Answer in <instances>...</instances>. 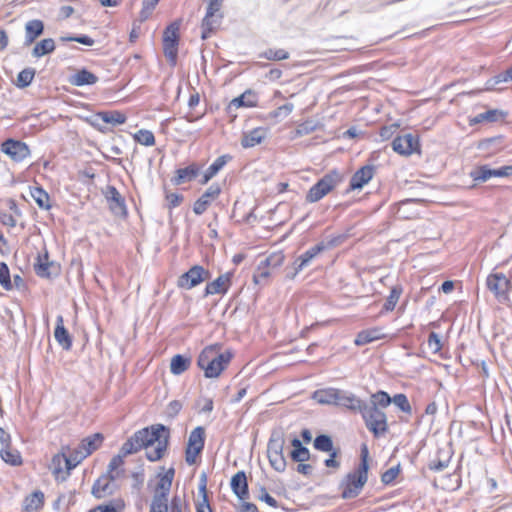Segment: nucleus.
Masks as SVG:
<instances>
[{"label":"nucleus","mask_w":512,"mask_h":512,"mask_svg":"<svg viewBox=\"0 0 512 512\" xmlns=\"http://www.w3.org/2000/svg\"><path fill=\"white\" fill-rule=\"evenodd\" d=\"M169 437V429L164 425L157 424L143 428L135 432L122 445L119 454L126 457L145 448L147 459L152 462L158 461L167 450Z\"/></svg>","instance_id":"f257e3e1"},{"label":"nucleus","mask_w":512,"mask_h":512,"mask_svg":"<svg viewBox=\"0 0 512 512\" xmlns=\"http://www.w3.org/2000/svg\"><path fill=\"white\" fill-rule=\"evenodd\" d=\"M232 354L229 351L220 352L218 345H211L202 350L197 364L204 371L207 378L218 377L231 361Z\"/></svg>","instance_id":"f03ea898"},{"label":"nucleus","mask_w":512,"mask_h":512,"mask_svg":"<svg viewBox=\"0 0 512 512\" xmlns=\"http://www.w3.org/2000/svg\"><path fill=\"white\" fill-rule=\"evenodd\" d=\"M360 413L365 421L366 427L375 437H379L387 432L388 425L386 414L381 409L375 407V405H368L366 403Z\"/></svg>","instance_id":"7ed1b4c3"},{"label":"nucleus","mask_w":512,"mask_h":512,"mask_svg":"<svg viewBox=\"0 0 512 512\" xmlns=\"http://www.w3.org/2000/svg\"><path fill=\"white\" fill-rule=\"evenodd\" d=\"M342 180L337 171H331L314 184L306 195V201L315 203L332 191Z\"/></svg>","instance_id":"20e7f679"},{"label":"nucleus","mask_w":512,"mask_h":512,"mask_svg":"<svg viewBox=\"0 0 512 512\" xmlns=\"http://www.w3.org/2000/svg\"><path fill=\"white\" fill-rule=\"evenodd\" d=\"M368 479V471L357 467L353 472L346 475L341 483L342 498L351 499L357 497Z\"/></svg>","instance_id":"39448f33"},{"label":"nucleus","mask_w":512,"mask_h":512,"mask_svg":"<svg viewBox=\"0 0 512 512\" xmlns=\"http://www.w3.org/2000/svg\"><path fill=\"white\" fill-rule=\"evenodd\" d=\"M222 4L216 2H208L205 17L202 20V33L203 40L210 37L211 33L216 31L221 25L223 13L221 12Z\"/></svg>","instance_id":"423d86ee"},{"label":"nucleus","mask_w":512,"mask_h":512,"mask_svg":"<svg viewBox=\"0 0 512 512\" xmlns=\"http://www.w3.org/2000/svg\"><path fill=\"white\" fill-rule=\"evenodd\" d=\"M205 445V429L201 426L194 428L189 435L185 450V461L189 465L196 462L197 456L202 452Z\"/></svg>","instance_id":"0eeeda50"},{"label":"nucleus","mask_w":512,"mask_h":512,"mask_svg":"<svg viewBox=\"0 0 512 512\" xmlns=\"http://www.w3.org/2000/svg\"><path fill=\"white\" fill-rule=\"evenodd\" d=\"M211 274L203 266L194 265L187 272L183 273L177 280V286L181 289L190 290L202 282L209 280Z\"/></svg>","instance_id":"6e6552de"},{"label":"nucleus","mask_w":512,"mask_h":512,"mask_svg":"<svg viewBox=\"0 0 512 512\" xmlns=\"http://www.w3.org/2000/svg\"><path fill=\"white\" fill-rule=\"evenodd\" d=\"M179 24L174 22L170 24L163 34V51L169 63L174 66L177 61Z\"/></svg>","instance_id":"1a4fd4ad"},{"label":"nucleus","mask_w":512,"mask_h":512,"mask_svg":"<svg viewBox=\"0 0 512 512\" xmlns=\"http://www.w3.org/2000/svg\"><path fill=\"white\" fill-rule=\"evenodd\" d=\"M392 148L400 155L409 156L414 152H419V139L417 135L407 133L396 137L392 141Z\"/></svg>","instance_id":"9d476101"},{"label":"nucleus","mask_w":512,"mask_h":512,"mask_svg":"<svg viewBox=\"0 0 512 512\" xmlns=\"http://www.w3.org/2000/svg\"><path fill=\"white\" fill-rule=\"evenodd\" d=\"M1 151L15 162L23 161L29 157L31 153L26 143L14 139L4 141L1 145Z\"/></svg>","instance_id":"9b49d317"},{"label":"nucleus","mask_w":512,"mask_h":512,"mask_svg":"<svg viewBox=\"0 0 512 512\" xmlns=\"http://www.w3.org/2000/svg\"><path fill=\"white\" fill-rule=\"evenodd\" d=\"M486 284L498 299L507 298L508 291L511 288V281L503 273L490 274L487 277Z\"/></svg>","instance_id":"f8f14e48"},{"label":"nucleus","mask_w":512,"mask_h":512,"mask_svg":"<svg viewBox=\"0 0 512 512\" xmlns=\"http://www.w3.org/2000/svg\"><path fill=\"white\" fill-rule=\"evenodd\" d=\"M510 175H512V166H503L499 169H491L487 165H482L470 173V176L476 182H485L491 177H507Z\"/></svg>","instance_id":"ddd939ff"},{"label":"nucleus","mask_w":512,"mask_h":512,"mask_svg":"<svg viewBox=\"0 0 512 512\" xmlns=\"http://www.w3.org/2000/svg\"><path fill=\"white\" fill-rule=\"evenodd\" d=\"M185 501L182 497L175 495L168 506V499L154 497L149 512H182Z\"/></svg>","instance_id":"4468645a"},{"label":"nucleus","mask_w":512,"mask_h":512,"mask_svg":"<svg viewBox=\"0 0 512 512\" xmlns=\"http://www.w3.org/2000/svg\"><path fill=\"white\" fill-rule=\"evenodd\" d=\"M326 249L327 245L321 242L309 248L306 252L300 255L294 262V273L290 276V278H294L296 274L302 271L305 267L309 266L311 261Z\"/></svg>","instance_id":"2eb2a0df"},{"label":"nucleus","mask_w":512,"mask_h":512,"mask_svg":"<svg viewBox=\"0 0 512 512\" xmlns=\"http://www.w3.org/2000/svg\"><path fill=\"white\" fill-rule=\"evenodd\" d=\"M221 193V188L218 184H212L195 202L193 205V212L196 215H202L209 205Z\"/></svg>","instance_id":"dca6fc26"},{"label":"nucleus","mask_w":512,"mask_h":512,"mask_svg":"<svg viewBox=\"0 0 512 512\" xmlns=\"http://www.w3.org/2000/svg\"><path fill=\"white\" fill-rule=\"evenodd\" d=\"M110 210L115 214H126L125 200L114 186H107L104 191Z\"/></svg>","instance_id":"f3484780"},{"label":"nucleus","mask_w":512,"mask_h":512,"mask_svg":"<svg viewBox=\"0 0 512 512\" xmlns=\"http://www.w3.org/2000/svg\"><path fill=\"white\" fill-rule=\"evenodd\" d=\"M374 170L375 167L373 165H365L361 167L352 175L349 188L351 190L361 189L373 178Z\"/></svg>","instance_id":"a211bd4d"},{"label":"nucleus","mask_w":512,"mask_h":512,"mask_svg":"<svg viewBox=\"0 0 512 512\" xmlns=\"http://www.w3.org/2000/svg\"><path fill=\"white\" fill-rule=\"evenodd\" d=\"M114 480L115 478L107 474L100 476L93 484L92 494L98 499L111 495L114 491Z\"/></svg>","instance_id":"6ab92c4d"},{"label":"nucleus","mask_w":512,"mask_h":512,"mask_svg":"<svg viewBox=\"0 0 512 512\" xmlns=\"http://www.w3.org/2000/svg\"><path fill=\"white\" fill-rule=\"evenodd\" d=\"M365 404L366 402L359 399L353 393L339 389V395L337 399L338 406H343L353 412H361Z\"/></svg>","instance_id":"aec40b11"},{"label":"nucleus","mask_w":512,"mask_h":512,"mask_svg":"<svg viewBox=\"0 0 512 512\" xmlns=\"http://www.w3.org/2000/svg\"><path fill=\"white\" fill-rule=\"evenodd\" d=\"M231 285V276L229 273L222 274L214 281L206 285L204 296L225 294Z\"/></svg>","instance_id":"412c9836"},{"label":"nucleus","mask_w":512,"mask_h":512,"mask_svg":"<svg viewBox=\"0 0 512 512\" xmlns=\"http://www.w3.org/2000/svg\"><path fill=\"white\" fill-rule=\"evenodd\" d=\"M231 489L240 500L249 498L248 482L244 471H238L231 479Z\"/></svg>","instance_id":"4be33fe9"},{"label":"nucleus","mask_w":512,"mask_h":512,"mask_svg":"<svg viewBox=\"0 0 512 512\" xmlns=\"http://www.w3.org/2000/svg\"><path fill=\"white\" fill-rule=\"evenodd\" d=\"M54 338L64 350L71 349L72 338L68 330L64 327V320L62 315L57 316Z\"/></svg>","instance_id":"5701e85b"},{"label":"nucleus","mask_w":512,"mask_h":512,"mask_svg":"<svg viewBox=\"0 0 512 512\" xmlns=\"http://www.w3.org/2000/svg\"><path fill=\"white\" fill-rule=\"evenodd\" d=\"M267 131L263 127H257L251 131L243 133L241 145L244 148H251L260 144L266 137Z\"/></svg>","instance_id":"b1692460"},{"label":"nucleus","mask_w":512,"mask_h":512,"mask_svg":"<svg viewBox=\"0 0 512 512\" xmlns=\"http://www.w3.org/2000/svg\"><path fill=\"white\" fill-rule=\"evenodd\" d=\"M200 168L197 164L193 163L185 168H179L176 170L175 176L172 182L175 185H181L186 182L192 181L199 174Z\"/></svg>","instance_id":"393cba45"},{"label":"nucleus","mask_w":512,"mask_h":512,"mask_svg":"<svg viewBox=\"0 0 512 512\" xmlns=\"http://www.w3.org/2000/svg\"><path fill=\"white\" fill-rule=\"evenodd\" d=\"M44 493L36 490L27 495L23 500V510L25 512H38L44 506Z\"/></svg>","instance_id":"a878e982"},{"label":"nucleus","mask_w":512,"mask_h":512,"mask_svg":"<svg viewBox=\"0 0 512 512\" xmlns=\"http://www.w3.org/2000/svg\"><path fill=\"white\" fill-rule=\"evenodd\" d=\"M44 23L39 19H33L25 25V45H31L43 33Z\"/></svg>","instance_id":"bb28decb"},{"label":"nucleus","mask_w":512,"mask_h":512,"mask_svg":"<svg viewBox=\"0 0 512 512\" xmlns=\"http://www.w3.org/2000/svg\"><path fill=\"white\" fill-rule=\"evenodd\" d=\"M384 334L381 328L375 327L360 331L354 340L356 346H363L373 341L382 339Z\"/></svg>","instance_id":"cd10ccee"},{"label":"nucleus","mask_w":512,"mask_h":512,"mask_svg":"<svg viewBox=\"0 0 512 512\" xmlns=\"http://www.w3.org/2000/svg\"><path fill=\"white\" fill-rule=\"evenodd\" d=\"M97 81L98 77L94 73L88 71L87 69L78 70L69 79L70 84L78 87L84 85H93Z\"/></svg>","instance_id":"c85d7f7f"},{"label":"nucleus","mask_w":512,"mask_h":512,"mask_svg":"<svg viewBox=\"0 0 512 512\" xmlns=\"http://www.w3.org/2000/svg\"><path fill=\"white\" fill-rule=\"evenodd\" d=\"M339 389L326 388L314 392L313 399L320 404L337 405Z\"/></svg>","instance_id":"c756f323"},{"label":"nucleus","mask_w":512,"mask_h":512,"mask_svg":"<svg viewBox=\"0 0 512 512\" xmlns=\"http://www.w3.org/2000/svg\"><path fill=\"white\" fill-rule=\"evenodd\" d=\"M231 159L229 155L218 157L204 172L201 184H207Z\"/></svg>","instance_id":"7c9ffc66"},{"label":"nucleus","mask_w":512,"mask_h":512,"mask_svg":"<svg viewBox=\"0 0 512 512\" xmlns=\"http://www.w3.org/2000/svg\"><path fill=\"white\" fill-rule=\"evenodd\" d=\"M103 440L104 437L101 433H95L84 438L78 446L89 456L101 446Z\"/></svg>","instance_id":"2f4dec72"},{"label":"nucleus","mask_w":512,"mask_h":512,"mask_svg":"<svg viewBox=\"0 0 512 512\" xmlns=\"http://www.w3.org/2000/svg\"><path fill=\"white\" fill-rule=\"evenodd\" d=\"M284 444V434L281 431H273L267 445V455L283 454Z\"/></svg>","instance_id":"473e14b6"},{"label":"nucleus","mask_w":512,"mask_h":512,"mask_svg":"<svg viewBox=\"0 0 512 512\" xmlns=\"http://www.w3.org/2000/svg\"><path fill=\"white\" fill-rule=\"evenodd\" d=\"M0 457L5 463L11 466H19L22 464V457L20 452L13 448L11 443L7 448L0 450Z\"/></svg>","instance_id":"72a5a7b5"},{"label":"nucleus","mask_w":512,"mask_h":512,"mask_svg":"<svg viewBox=\"0 0 512 512\" xmlns=\"http://www.w3.org/2000/svg\"><path fill=\"white\" fill-rule=\"evenodd\" d=\"M30 195L39 208L49 210L51 208L50 196L42 187L30 188Z\"/></svg>","instance_id":"f704fd0d"},{"label":"nucleus","mask_w":512,"mask_h":512,"mask_svg":"<svg viewBox=\"0 0 512 512\" xmlns=\"http://www.w3.org/2000/svg\"><path fill=\"white\" fill-rule=\"evenodd\" d=\"M190 363V358L177 354L171 359L170 371L174 375H180L189 368Z\"/></svg>","instance_id":"c9c22d12"},{"label":"nucleus","mask_w":512,"mask_h":512,"mask_svg":"<svg viewBox=\"0 0 512 512\" xmlns=\"http://www.w3.org/2000/svg\"><path fill=\"white\" fill-rule=\"evenodd\" d=\"M55 50V42L52 38H46L38 42L33 50L32 55L40 58L46 54L52 53Z\"/></svg>","instance_id":"e433bc0d"},{"label":"nucleus","mask_w":512,"mask_h":512,"mask_svg":"<svg viewBox=\"0 0 512 512\" xmlns=\"http://www.w3.org/2000/svg\"><path fill=\"white\" fill-rule=\"evenodd\" d=\"M97 117L101 119L103 122L112 125H120L126 122V116L119 111L99 112L97 114Z\"/></svg>","instance_id":"4c0bfd02"},{"label":"nucleus","mask_w":512,"mask_h":512,"mask_svg":"<svg viewBox=\"0 0 512 512\" xmlns=\"http://www.w3.org/2000/svg\"><path fill=\"white\" fill-rule=\"evenodd\" d=\"M318 124L313 120H306L300 123L291 134V139L309 135L317 130Z\"/></svg>","instance_id":"58836bf2"},{"label":"nucleus","mask_w":512,"mask_h":512,"mask_svg":"<svg viewBox=\"0 0 512 512\" xmlns=\"http://www.w3.org/2000/svg\"><path fill=\"white\" fill-rule=\"evenodd\" d=\"M52 263L48 260V253L45 252L43 256H38V261L34 265L35 272L40 277H50L51 273L49 271V268L51 267Z\"/></svg>","instance_id":"ea45409f"},{"label":"nucleus","mask_w":512,"mask_h":512,"mask_svg":"<svg viewBox=\"0 0 512 512\" xmlns=\"http://www.w3.org/2000/svg\"><path fill=\"white\" fill-rule=\"evenodd\" d=\"M271 269L264 262H260L253 275V280L256 284H265L271 276Z\"/></svg>","instance_id":"a19ab883"},{"label":"nucleus","mask_w":512,"mask_h":512,"mask_svg":"<svg viewBox=\"0 0 512 512\" xmlns=\"http://www.w3.org/2000/svg\"><path fill=\"white\" fill-rule=\"evenodd\" d=\"M123 458H124L123 455L118 454L111 459V461L108 465L107 475H109V476H111V478H115V479H117L121 475V473L123 471L120 470V468L124 464Z\"/></svg>","instance_id":"79ce46f5"},{"label":"nucleus","mask_w":512,"mask_h":512,"mask_svg":"<svg viewBox=\"0 0 512 512\" xmlns=\"http://www.w3.org/2000/svg\"><path fill=\"white\" fill-rule=\"evenodd\" d=\"M314 448L322 452H332L333 442L328 435H319L314 440Z\"/></svg>","instance_id":"37998d69"},{"label":"nucleus","mask_w":512,"mask_h":512,"mask_svg":"<svg viewBox=\"0 0 512 512\" xmlns=\"http://www.w3.org/2000/svg\"><path fill=\"white\" fill-rule=\"evenodd\" d=\"M401 294H402V288L400 286H398V285L394 286L391 289L390 294H389V296L386 299V302H385L384 307H383L384 310L385 311H392L395 308V306H396V304H397Z\"/></svg>","instance_id":"c03bdc74"},{"label":"nucleus","mask_w":512,"mask_h":512,"mask_svg":"<svg viewBox=\"0 0 512 512\" xmlns=\"http://www.w3.org/2000/svg\"><path fill=\"white\" fill-rule=\"evenodd\" d=\"M136 142L144 146H153L155 144V136L150 130L141 129L134 134Z\"/></svg>","instance_id":"a18cd8bd"},{"label":"nucleus","mask_w":512,"mask_h":512,"mask_svg":"<svg viewBox=\"0 0 512 512\" xmlns=\"http://www.w3.org/2000/svg\"><path fill=\"white\" fill-rule=\"evenodd\" d=\"M35 76L34 68H26L23 69L17 77V86L20 88H25L31 84Z\"/></svg>","instance_id":"49530a36"},{"label":"nucleus","mask_w":512,"mask_h":512,"mask_svg":"<svg viewBox=\"0 0 512 512\" xmlns=\"http://www.w3.org/2000/svg\"><path fill=\"white\" fill-rule=\"evenodd\" d=\"M371 403L369 405H375V407L385 408L392 402V398L388 393L384 391H378L371 396Z\"/></svg>","instance_id":"de8ad7c7"},{"label":"nucleus","mask_w":512,"mask_h":512,"mask_svg":"<svg viewBox=\"0 0 512 512\" xmlns=\"http://www.w3.org/2000/svg\"><path fill=\"white\" fill-rule=\"evenodd\" d=\"M260 57L267 60L280 61L289 58V53L284 49H267Z\"/></svg>","instance_id":"09e8293b"},{"label":"nucleus","mask_w":512,"mask_h":512,"mask_svg":"<svg viewBox=\"0 0 512 512\" xmlns=\"http://www.w3.org/2000/svg\"><path fill=\"white\" fill-rule=\"evenodd\" d=\"M53 463H64L66 477L70 474V471L78 465L74 464L72 458L69 455H65L64 453L54 455Z\"/></svg>","instance_id":"8fccbe9b"},{"label":"nucleus","mask_w":512,"mask_h":512,"mask_svg":"<svg viewBox=\"0 0 512 512\" xmlns=\"http://www.w3.org/2000/svg\"><path fill=\"white\" fill-rule=\"evenodd\" d=\"M270 465L277 472H284L286 469V459L283 454H270L268 455Z\"/></svg>","instance_id":"3c124183"},{"label":"nucleus","mask_w":512,"mask_h":512,"mask_svg":"<svg viewBox=\"0 0 512 512\" xmlns=\"http://www.w3.org/2000/svg\"><path fill=\"white\" fill-rule=\"evenodd\" d=\"M172 484L168 481V479H159L154 497L168 499V495L170 492Z\"/></svg>","instance_id":"603ef678"},{"label":"nucleus","mask_w":512,"mask_h":512,"mask_svg":"<svg viewBox=\"0 0 512 512\" xmlns=\"http://www.w3.org/2000/svg\"><path fill=\"white\" fill-rule=\"evenodd\" d=\"M285 256L282 252H274L266 257L262 262L272 269L280 267L284 262Z\"/></svg>","instance_id":"864d4df0"},{"label":"nucleus","mask_w":512,"mask_h":512,"mask_svg":"<svg viewBox=\"0 0 512 512\" xmlns=\"http://www.w3.org/2000/svg\"><path fill=\"white\" fill-rule=\"evenodd\" d=\"M392 402L403 412L410 414L412 411L411 405L405 394H396L392 398Z\"/></svg>","instance_id":"5fc2aeb1"},{"label":"nucleus","mask_w":512,"mask_h":512,"mask_svg":"<svg viewBox=\"0 0 512 512\" xmlns=\"http://www.w3.org/2000/svg\"><path fill=\"white\" fill-rule=\"evenodd\" d=\"M0 284L6 290L12 289L9 268L6 263H0Z\"/></svg>","instance_id":"6e6d98bb"},{"label":"nucleus","mask_w":512,"mask_h":512,"mask_svg":"<svg viewBox=\"0 0 512 512\" xmlns=\"http://www.w3.org/2000/svg\"><path fill=\"white\" fill-rule=\"evenodd\" d=\"M159 0H143V7L140 11L139 18L140 21L143 22L149 18L155 6L157 5Z\"/></svg>","instance_id":"4d7b16f0"},{"label":"nucleus","mask_w":512,"mask_h":512,"mask_svg":"<svg viewBox=\"0 0 512 512\" xmlns=\"http://www.w3.org/2000/svg\"><path fill=\"white\" fill-rule=\"evenodd\" d=\"M294 109V105L292 103H286L282 106H279L277 109L271 111L269 113L270 118H278V117H286L288 116Z\"/></svg>","instance_id":"13d9d810"},{"label":"nucleus","mask_w":512,"mask_h":512,"mask_svg":"<svg viewBox=\"0 0 512 512\" xmlns=\"http://www.w3.org/2000/svg\"><path fill=\"white\" fill-rule=\"evenodd\" d=\"M290 456L295 462H305L309 460L310 452L306 447H301L299 449H293Z\"/></svg>","instance_id":"bf43d9fd"},{"label":"nucleus","mask_w":512,"mask_h":512,"mask_svg":"<svg viewBox=\"0 0 512 512\" xmlns=\"http://www.w3.org/2000/svg\"><path fill=\"white\" fill-rule=\"evenodd\" d=\"M245 94L240 95L239 97L234 98L228 105L229 111L233 108L238 109L240 107H253L255 103L253 101H245Z\"/></svg>","instance_id":"052dcab7"},{"label":"nucleus","mask_w":512,"mask_h":512,"mask_svg":"<svg viewBox=\"0 0 512 512\" xmlns=\"http://www.w3.org/2000/svg\"><path fill=\"white\" fill-rule=\"evenodd\" d=\"M427 344H428V347L429 349L433 352V353H437L441 350L442 348V344H441V340H440V337L437 333L435 332H431L428 336V340H427Z\"/></svg>","instance_id":"680f3d73"},{"label":"nucleus","mask_w":512,"mask_h":512,"mask_svg":"<svg viewBox=\"0 0 512 512\" xmlns=\"http://www.w3.org/2000/svg\"><path fill=\"white\" fill-rule=\"evenodd\" d=\"M398 474H399V468L391 467L382 474L381 481L384 484H391L396 479Z\"/></svg>","instance_id":"e2e57ef3"},{"label":"nucleus","mask_w":512,"mask_h":512,"mask_svg":"<svg viewBox=\"0 0 512 512\" xmlns=\"http://www.w3.org/2000/svg\"><path fill=\"white\" fill-rule=\"evenodd\" d=\"M259 500L261 501H264L265 503H267L269 506L273 507V508H277L278 507V502L275 498H273L267 491L264 487H261L260 489V495H259Z\"/></svg>","instance_id":"0e129e2a"},{"label":"nucleus","mask_w":512,"mask_h":512,"mask_svg":"<svg viewBox=\"0 0 512 512\" xmlns=\"http://www.w3.org/2000/svg\"><path fill=\"white\" fill-rule=\"evenodd\" d=\"M166 200L168 202V208L173 209L181 204L183 196L178 193H169L166 195Z\"/></svg>","instance_id":"69168bd1"},{"label":"nucleus","mask_w":512,"mask_h":512,"mask_svg":"<svg viewBox=\"0 0 512 512\" xmlns=\"http://www.w3.org/2000/svg\"><path fill=\"white\" fill-rule=\"evenodd\" d=\"M486 122H496L500 118L505 117V113L500 110L492 109L484 112Z\"/></svg>","instance_id":"338daca9"},{"label":"nucleus","mask_w":512,"mask_h":512,"mask_svg":"<svg viewBox=\"0 0 512 512\" xmlns=\"http://www.w3.org/2000/svg\"><path fill=\"white\" fill-rule=\"evenodd\" d=\"M69 456L72 458V461H74V464H80L86 457H88L84 450H82L79 446L74 448L69 453Z\"/></svg>","instance_id":"774afa93"}]
</instances>
